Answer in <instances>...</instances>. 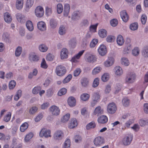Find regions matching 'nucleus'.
<instances>
[{"mask_svg": "<svg viewBox=\"0 0 148 148\" xmlns=\"http://www.w3.org/2000/svg\"><path fill=\"white\" fill-rule=\"evenodd\" d=\"M99 54L101 56H104L105 55L107 52V49L105 46L104 45H101L98 49Z\"/></svg>", "mask_w": 148, "mask_h": 148, "instance_id": "nucleus-11", "label": "nucleus"}, {"mask_svg": "<svg viewBox=\"0 0 148 148\" xmlns=\"http://www.w3.org/2000/svg\"><path fill=\"white\" fill-rule=\"evenodd\" d=\"M26 26L29 30L32 31L34 29V27L32 22L30 21H28L26 23Z\"/></svg>", "mask_w": 148, "mask_h": 148, "instance_id": "nucleus-27", "label": "nucleus"}, {"mask_svg": "<svg viewBox=\"0 0 148 148\" xmlns=\"http://www.w3.org/2000/svg\"><path fill=\"white\" fill-rule=\"evenodd\" d=\"M63 6L61 3H58L57 5V11L58 14L61 13L63 11Z\"/></svg>", "mask_w": 148, "mask_h": 148, "instance_id": "nucleus-47", "label": "nucleus"}, {"mask_svg": "<svg viewBox=\"0 0 148 148\" xmlns=\"http://www.w3.org/2000/svg\"><path fill=\"white\" fill-rule=\"evenodd\" d=\"M71 145V142L69 139H67L65 142L63 148H70Z\"/></svg>", "mask_w": 148, "mask_h": 148, "instance_id": "nucleus-40", "label": "nucleus"}, {"mask_svg": "<svg viewBox=\"0 0 148 148\" xmlns=\"http://www.w3.org/2000/svg\"><path fill=\"white\" fill-rule=\"evenodd\" d=\"M28 124L27 122H25L23 123L20 127V130L22 132H24L28 128Z\"/></svg>", "mask_w": 148, "mask_h": 148, "instance_id": "nucleus-30", "label": "nucleus"}, {"mask_svg": "<svg viewBox=\"0 0 148 148\" xmlns=\"http://www.w3.org/2000/svg\"><path fill=\"white\" fill-rule=\"evenodd\" d=\"M139 123L141 126H144L146 125H148V119L145 120L141 119L139 121Z\"/></svg>", "mask_w": 148, "mask_h": 148, "instance_id": "nucleus-44", "label": "nucleus"}, {"mask_svg": "<svg viewBox=\"0 0 148 148\" xmlns=\"http://www.w3.org/2000/svg\"><path fill=\"white\" fill-rule=\"evenodd\" d=\"M121 88V85L119 84H116L115 87V90L114 92L115 94L118 93L120 91Z\"/></svg>", "mask_w": 148, "mask_h": 148, "instance_id": "nucleus-50", "label": "nucleus"}, {"mask_svg": "<svg viewBox=\"0 0 148 148\" xmlns=\"http://www.w3.org/2000/svg\"><path fill=\"white\" fill-rule=\"evenodd\" d=\"M122 103L124 106L125 107H127L129 105V99L127 98H124L122 100Z\"/></svg>", "mask_w": 148, "mask_h": 148, "instance_id": "nucleus-33", "label": "nucleus"}, {"mask_svg": "<svg viewBox=\"0 0 148 148\" xmlns=\"http://www.w3.org/2000/svg\"><path fill=\"white\" fill-rule=\"evenodd\" d=\"M70 117V114H67L61 119L62 122L65 123L68 121Z\"/></svg>", "mask_w": 148, "mask_h": 148, "instance_id": "nucleus-38", "label": "nucleus"}, {"mask_svg": "<svg viewBox=\"0 0 148 148\" xmlns=\"http://www.w3.org/2000/svg\"><path fill=\"white\" fill-rule=\"evenodd\" d=\"M16 144V142L13 141L11 146L9 147L8 144H5L3 146V148H14L15 145Z\"/></svg>", "mask_w": 148, "mask_h": 148, "instance_id": "nucleus-63", "label": "nucleus"}, {"mask_svg": "<svg viewBox=\"0 0 148 148\" xmlns=\"http://www.w3.org/2000/svg\"><path fill=\"white\" fill-rule=\"evenodd\" d=\"M103 113V110L101 109V108L100 106H98L96 108L94 111V114L95 115H97L98 116L99 115L102 114Z\"/></svg>", "mask_w": 148, "mask_h": 148, "instance_id": "nucleus-24", "label": "nucleus"}, {"mask_svg": "<svg viewBox=\"0 0 148 148\" xmlns=\"http://www.w3.org/2000/svg\"><path fill=\"white\" fill-rule=\"evenodd\" d=\"M63 134L61 131H57L55 132L53 135L54 139L55 140H61L62 138Z\"/></svg>", "mask_w": 148, "mask_h": 148, "instance_id": "nucleus-12", "label": "nucleus"}, {"mask_svg": "<svg viewBox=\"0 0 148 148\" xmlns=\"http://www.w3.org/2000/svg\"><path fill=\"white\" fill-rule=\"evenodd\" d=\"M114 59L112 57L108 58L107 60L105 62L104 65L106 67H109L112 65L114 62Z\"/></svg>", "mask_w": 148, "mask_h": 148, "instance_id": "nucleus-14", "label": "nucleus"}, {"mask_svg": "<svg viewBox=\"0 0 148 148\" xmlns=\"http://www.w3.org/2000/svg\"><path fill=\"white\" fill-rule=\"evenodd\" d=\"M52 13V9L51 8L47 7L46 8L45 13L47 16L51 15Z\"/></svg>", "mask_w": 148, "mask_h": 148, "instance_id": "nucleus-58", "label": "nucleus"}, {"mask_svg": "<svg viewBox=\"0 0 148 148\" xmlns=\"http://www.w3.org/2000/svg\"><path fill=\"white\" fill-rule=\"evenodd\" d=\"M33 136V134L32 133H30L27 135L25 138V140L26 142H28Z\"/></svg>", "mask_w": 148, "mask_h": 148, "instance_id": "nucleus-46", "label": "nucleus"}, {"mask_svg": "<svg viewBox=\"0 0 148 148\" xmlns=\"http://www.w3.org/2000/svg\"><path fill=\"white\" fill-rule=\"evenodd\" d=\"M96 127V125L94 122L92 121L88 124L86 126V129L89 130L90 129L94 128Z\"/></svg>", "mask_w": 148, "mask_h": 148, "instance_id": "nucleus-34", "label": "nucleus"}, {"mask_svg": "<svg viewBox=\"0 0 148 148\" xmlns=\"http://www.w3.org/2000/svg\"><path fill=\"white\" fill-rule=\"evenodd\" d=\"M97 121L99 123L103 124L107 122L108 119L106 116L103 115L99 117Z\"/></svg>", "mask_w": 148, "mask_h": 148, "instance_id": "nucleus-16", "label": "nucleus"}, {"mask_svg": "<svg viewBox=\"0 0 148 148\" xmlns=\"http://www.w3.org/2000/svg\"><path fill=\"white\" fill-rule=\"evenodd\" d=\"M66 29L63 26H60L59 30V33L61 35H62L65 33Z\"/></svg>", "mask_w": 148, "mask_h": 148, "instance_id": "nucleus-43", "label": "nucleus"}, {"mask_svg": "<svg viewBox=\"0 0 148 148\" xmlns=\"http://www.w3.org/2000/svg\"><path fill=\"white\" fill-rule=\"evenodd\" d=\"M109 74L107 73H104L101 77V80L103 82H107L109 79Z\"/></svg>", "mask_w": 148, "mask_h": 148, "instance_id": "nucleus-31", "label": "nucleus"}, {"mask_svg": "<svg viewBox=\"0 0 148 148\" xmlns=\"http://www.w3.org/2000/svg\"><path fill=\"white\" fill-rule=\"evenodd\" d=\"M143 110L145 113L148 114V103H145L143 105Z\"/></svg>", "mask_w": 148, "mask_h": 148, "instance_id": "nucleus-64", "label": "nucleus"}, {"mask_svg": "<svg viewBox=\"0 0 148 148\" xmlns=\"http://www.w3.org/2000/svg\"><path fill=\"white\" fill-rule=\"evenodd\" d=\"M51 132L50 130H47L45 128H42L40 131L39 133V136L42 137L44 136L46 138L51 137Z\"/></svg>", "mask_w": 148, "mask_h": 148, "instance_id": "nucleus-4", "label": "nucleus"}, {"mask_svg": "<svg viewBox=\"0 0 148 148\" xmlns=\"http://www.w3.org/2000/svg\"><path fill=\"white\" fill-rule=\"evenodd\" d=\"M90 34L89 33H88L86 34L85 39L84 40V43L86 46H87L89 44V42L90 40Z\"/></svg>", "mask_w": 148, "mask_h": 148, "instance_id": "nucleus-28", "label": "nucleus"}, {"mask_svg": "<svg viewBox=\"0 0 148 148\" xmlns=\"http://www.w3.org/2000/svg\"><path fill=\"white\" fill-rule=\"evenodd\" d=\"M139 53V50L138 48L136 47L132 50V53L135 56H137Z\"/></svg>", "mask_w": 148, "mask_h": 148, "instance_id": "nucleus-59", "label": "nucleus"}, {"mask_svg": "<svg viewBox=\"0 0 148 148\" xmlns=\"http://www.w3.org/2000/svg\"><path fill=\"white\" fill-rule=\"evenodd\" d=\"M120 15L123 21L126 22L128 21L129 19V16L125 10L121 11L120 12Z\"/></svg>", "mask_w": 148, "mask_h": 148, "instance_id": "nucleus-10", "label": "nucleus"}, {"mask_svg": "<svg viewBox=\"0 0 148 148\" xmlns=\"http://www.w3.org/2000/svg\"><path fill=\"white\" fill-rule=\"evenodd\" d=\"M77 125V121L75 119L73 118L71 119L70 123L69 125V127L70 128H73Z\"/></svg>", "mask_w": 148, "mask_h": 148, "instance_id": "nucleus-19", "label": "nucleus"}, {"mask_svg": "<svg viewBox=\"0 0 148 148\" xmlns=\"http://www.w3.org/2000/svg\"><path fill=\"white\" fill-rule=\"evenodd\" d=\"M142 53L144 57H148V46H146L144 47Z\"/></svg>", "mask_w": 148, "mask_h": 148, "instance_id": "nucleus-29", "label": "nucleus"}, {"mask_svg": "<svg viewBox=\"0 0 148 148\" xmlns=\"http://www.w3.org/2000/svg\"><path fill=\"white\" fill-rule=\"evenodd\" d=\"M11 116V113L10 112H8L7 114L5 116L4 118V120L6 122H8L10 120Z\"/></svg>", "mask_w": 148, "mask_h": 148, "instance_id": "nucleus-48", "label": "nucleus"}, {"mask_svg": "<svg viewBox=\"0 0 148 148\" xmlns=\"http://www.w3.org/2000/svg\"><path fill=\"white\" fill-rule=\"evenodd\" d=\"M50 23L51 27L52 28L55 27L57 25L56 20L53 19H51L50 20Z\"/></svg>", "mask_w": 148, "mask_h": 148, "instance_id": "nucleus-60", "label": "nucleus"}, {"mask_svg": "<svg viewBox=\"0 0 148 148\" xmlns=\"http://www.w3.org/2000/svg\"><path fill=\"white\" fill-rule=\"evenodd\" d=\"M21 90H19L17 92L16 95L14 96V99L16 101H17L21 96Z\"/></svg>", "mask_w": 148, "mask_h": 148, "instance_id": "nucleus-51", "label": "nucleus"}, {"mask_svg": "<svg viewBox=\"0 0 148 148\" xmlns=\"http://www.w3.org/2000/svg\"><path fill=\"white\" fill-rule=\"evenodd\" d=\"M92 99L96 100L98 101L100 99V96L99 94L97 93H94L92 96Z\"/></svg>", "mask_w": 148, "mask_h": 148, "instance_id": "nucleus-61", "label": "nucleus"}, {"mask_svg": "<svg viewBox=\"0 0 148 148\" xmlns=\"http://www.w3.org/2000/svg\"><path fill=\"white\" fill-rule=\"evenodd\" d=\"M16 17L18 21L21 23H24L25 21V19L24 16L21 14H17L16 15Z\"/></svg>", "mask_w": 148, "mask_h": 148, "instance_id": "nucleus-15", "label": "nucleus"}, {"mask_svg": "<svg viewBox=\"0 0 148 148\" xmlns=\"http://www.w3.org/2000/svg\"><path fill=\"white\" fill-rule=\"evenodd\" d=\"M115 74L116 75L120 76L123 73L122 68L119 66H117L115 68Z\"/></svg>", "mask_w": 148, "mask_h": 148, "instance_id": "nucleus-23", "label": "nucleus"}, {"mask_svg": "<svg viewBox=\"0 0 148 148\" xmlns=\"http://www.w3.org/2000/svg\"><path fill=\"white\" fill-rule=\"evenodd\" d=\"M41 67L44 69H46L48 67V65L46 64L45 60L44 58H43L41 63Z\"/></svg>", "mask_w": 148, "mask_h": 148, "instance_id": "nucleus-55", "label": "nucleus"}, {"mask_svg": "<svg viewBox=\"0 0 148 148\" xmlns=\"http://www.w3.org/2000/svg\"><path fill=\"white\" fill-rule=\"evenodd\" d=\"M116 41L117 44L119 45H122L124 42L123 36L121 35H119L117 38Z\"/></svg>", "mask_w": 148, "mask_h": 148, "instance_id": "nucleus-25", "label": "nucleus"}, {"mask_svg": "<svg viewBox=\"0 0 148 148\" xmlns=\"http://www.w3.org/2000/svg\"><path fill=\"white\" fill-rule=\"evenodd\" d=\"M133 139V136L132 134H128L124 137L123 140V144L125 146L130 145Z\"/></svg>", "mask_w": 148, "mask_h": 148, "instance_id": "nucleus-5", "label": "nucleus"}, {"mask_svg": "<svg viewBox=\"0 0 148 148\" xmlns=\"http://www.w3.org/2000/svg\"><path fill=\"white\" fill-rule=\"evenodd\" d=\"M72 75L71 74L68 75L63 80V82L65 84L68 82L71 79Z\"/></svg>", "mask_w": 148, "mask_h": 148, "instance_id": "nucleus-54", "label": "nucleus"}, {"mask_svg": "<svg viewBox=\"0 0 148 148\" xmlns=\"http://www.w3.org/2000/svg\"><path fill=\"white\" fill-rule=\"evenodd\" d=\"M39 50L42 52H45L48 49V47L45 45H41L39 46Z\"/></svg>", "mask_w": 148, "mask_h": 148, "instance_id": "nucleus-41", "label": "nucleus"}, {"mask_svg": "<svg viewBox=\"0 0 148 148\" xmlns=\"http://www.w3.org/2000/svg\"><path fill=\"white\" fill-rule=\"evenodd\" d=\"M66 89L63 88L60 89L58 93V95L59 96H61L65 94L66 92Z\"/></svg>", "mask_w": 148, "mask_h": 148, "instance_id": "nucleus-53", "label": "nucleus"}, {"mask_svg": "<svg viewBox=\"0 0 148 148\" xmlns=\"http://www.w3.org/2000/svg\"><path fill=\"white\" fill-rule=\"evenodd\" d=\"M115 39V36H108L106 38V40L108 42H111L114 41Z\"/></svg>", "mask_w": 148, "mask_h": 148, "instance_id": "nucleus-56", "label": "nucleus"}, {"mask_svg": "<svg viewBox=\"0 0 148 148\" xmlns=\"http://www.w3.org/2000/svg\"><path fill=\"white\" fill-rule=\"evenodd\" d=\"M83 53V50L80 51L78 53L73 56L71 59V61L72 62H77L78 61L81 56Z\"/></svg>", "mask_w": 148, "mask_h": 148, "instance_id": "nucleus-13", "label": "nucleus"}, {"mask_svg": "<svg viewBox=\"0 0 148 148\" xmlns=\"http://www.w3.org/2000/svg\"><path fill=\"white\" fill-rule=\"evenodd\" d=\"M132 49V47L130 44H127L124 50V53H128Z\"/></svg>", "mask_w": 148, "mask_h": 148, "instance_id": "nucleus-32", "label": "nucleus"}, {"mask_svg": "<svg viewBox=\"0 0 148 148\" xmlns=\"http://www.w3.org/2000/svg\"><path fill=\"white\" fill-rule=\"evenodd\" d=\"M35 13L36 16L38 17H42L44 14L43 8L40 6L37 7L35 9Z\"/></svg>", "mask_w": 148, "mask_h": 148, "instance_id": "nucleus-7", "label": "nucleus"}, {"mask_svg": "<svg viewBox=\"0 0 148 148\" xmlns=\"http://www.w3.org/2000/svg\"><path fill=\"white\" fill-rule=\"evenodd\" d=\"M98 42V40L96 39H93L90 44V47L91 48L94 47Z\"/></svg>", "mask_w": 148, "mask_h": 148, "instance_id": "nucleus-49", "label": "nucleus"}, {"mask_svg": "<svg viewBox=\"0 0 148 148\" xmlns=\"http://www.w3.org/2000/svg\"><path fill=\"white\" fill-rule=\"evenodd\" d=\"M101 69L100 67H97L95 68L92 71V73L93 75H95L100 72Z\"/></svg>", "mask_w": 148, "mask_h": 148, "instance_id": "nucleus-57", "label": "nucleus"}, {"mask_svg": "<svg viewBox=\"0 0 148 148\" xmlns=\"http://www.w3.org/2000/svg\"><path fill=\"white\" fill-rule=\"evenodd\" d=\"M66 72L65 68L63 66L59 65L56 67V72L58 76H62L64 75Z\"/></svg>", "mask_w": 148, "mask_h": 148, "instance_id": "nucleus-2", "label": "nucleus"}, {"mask_svg": "<svg viewBox=\"0 0 148 148\" xmlns=\"http://www.w3.org/2000/svg\"><path fill=\"white\" fill-rule=\"evenodd\" d=\"M98 34L101 37L103 38L106 37L107 33V31L106 30L101 29L99 31Z\"/></svg>", "mask_w": 148, "mask_h": 148, "instance_id": "nucleus-26", "label": "nucleus"}, {"mask_svg": "<svg viewBox=\"0 0 148 148\" xmlns=\"http://www.w3.org/2000/svg\"><path fill=\"white\" fill-rule=\"evenodd\" d=\"M68 51L66 48H63L61 52V58L62 59H65L68 57Z\"/></svg>", "mask_w": 148, "mask_h": 148, "instance_id": "nucleus-20", "label": "nucleus"}, {"mask_svg": "<svg viewBox=\"0 0 148 148\" xmlns=\"http://www.w3.org/2000/svg\"><path fill=\"white\" fill-rule=\"evenodd\" d=\"M4 19L5 21L8 23H10L12 21V18L10 14L8 12H6L4 14Z\"/></svg>", "mask_w": 148, "mask_h": 148, "instance_id": "nucleus-22", "label": "nucleus"}, {"mask_svg": "<svg viewBox=\"0 0 148 148\" xmlns=\"http://www.w3.org/2000/svg\"><path fill=\"white\" fill-rule=\"evenodd\" d=\"M121 64L124 66H128L129 64V62L127 58H123L121 59Z\"/></svg>", "mask_w": 148, "mask_h": 148, "instance_id": "nucleus-35", "label": "nucleus"}, {"mask_svg": "<svg viewBox=\"0 0 148 148\" xmlns=\"http://www.w3.org/2000/svg\"><path fill=\"white\" fill-rule=\"evenodd\" d=\"M138 27L137 23H134L130 24V28L132 30H135L137 29Z\"/></svg>", "mask_w": 148, "mask_h": 148, "instance_id": "nucleus-37", "label": "nucleus"}, {"mask_svg": "<svg viewBox=\"0 0 148 148\" xmlns=\"http://www.w3.org/2000/svg\"><path fill=\"white\" fill-rule=\"evenodd\" d=\"M136 76L134 73H130L127 75L125 79L126 82L128 83H132L134 82Z\"/></svg>", "mask_w": 148, "mask_h": 148, "instance_id": "nucleus-6", "label": "nucleus"}, {"mask_svg": "<svg viewBox=\"0 0 148 148\" xmlns=\"http://www.w3.org/2000/svg\"><path fill=\"white\" fill-rule=\"evenodd\" d=\"M16 85V82L14 80L11 81L9 83V87L10 89H13Z\"/></svg>", "mask_w": 148, "mask_h": 148, "instance_id": "nucleus-52", "label": "nucleus"}, {"mask_svg": "<svg viewBox=\"0 0 148 148\" xmlns=\"http://www.w3.org/2000/svg\"><path fill=\"white\" fill-rule=\"evenodd\" d=\"M69 105L71 107L75 106L76 104V100L73 97H69L68 100Z\"/></svg>", "mask_w": 148, "mask_h": 148, "instance_id": "nucleus-17", "label": "nucleus"}, {"mask_svg": "<svg viewBox=\"0 0 148 148\" xmlns=\"http://www.w3.org/2000/svg\"><path fill=\"white\" fill-rule=\"evenodd\" d=\"M80 16L79 12V11L76 12H74L72 17V18L73 20L77 19L79 18Z\"/></svg>", "mask_w": 148, "mask_h": 148, "instance_id": "nucleus-36", "label": "nucleus"}, {"mask_svg": "<svg viewBox=\"0 0 148 148\" xmlns=\"http://www.w3.org/2000/svg\"><path fill=\"white\" fill-rule=\"evenodd\" d=\"M29 58L31 62L37 61L39 60V57L34 53H31L29 54Z\"/></svg>", "mask_w": 148, "mask_h": 148, "instance_id": "nucleus-18", "label": "nucleus"}, {"mask_svg": "<svg viewBox=\"0 0 148 148\" xmlns=\"http://www.w3.org/2000/svg\"><path fill=\"white\" fill-rule=\"evenodd\" d=\"M38 109V108L36 107H32L29 110V113L31 114H33L37 111Z\"/></svg>", "mask_w": 148, "mask_h": 148, "instance_id": "nucleus-62", "label": "nucleus"}, {"mask_svg": "<svg viewBox=\"0 0 148 148\" xmlns=\"http://www.w3.org/2000/svg\"><path fill=\"white\" fill-rule=\"evenodd\" d=\"M34 2V0H27L26 3V8H29L31 7L33 5Z\"/></svg>", "mask_w": 148, "mask_h": 148, "instance_id": "nucleus-45", "label": "nucleus"}, {"mask_svg": "<svg viewBox=\"0 0 148 148\" xmlns=\"http://www.w3.org/2000/svg\"><path fill=\"white\" fill-rule=\"evenodd\" d=\"M93 142L95 145L96 146H100L104 142L103 138L100 136L95 138Z\"/></svg>", "mask_w": 148, "mask_h": 148, "instance_id": "nucleus-9", "label": "nucleus"}, {"mask_svg": "<svg viewBox=\"0 0 148 148\" xmlns=\"http://www.w3.org/2000/svg\"><path fill=\"white\" fill-rule=\"evenodd\" d=\"M84 58L85 60L88 62L93 63L97 60V58L95 56L89 52L86 53Z\"/></svg>", "mask_w": 148, "mask_h": 148, "instance_id": "nucleus-1", "label": "nucleus"}, {"mask_svg": "<svg viewBox=\"0 0 148 148\" xmlns=\"http://www.w3.org/2000/svg\"><path fill=\"white\" fill-rule=\"evenodd\" d=\"M117 109L116 105L114 103H110L107 106V110L108 113L112 114L114 113Z\"/></svg>", "mask_w": 148, "mask_h": 148, "instance_id": "nucleus-3", "label": "nucleus"}, {"mask_svg": "<svg viewBox=\"0 0 148 148\" xmlns=\"http://www.w3.org/2000/svg\"><path fill=\"white\" fill-rule=\"evenodd\" d=\"M22 51V48L21 47L18 46L16 49L15 55L16 56H19L21 55Z\"/></svg>", "mask_w": 148, "mask_h": 148, "instance_id": "nucleus-39", "label": "nucleus"}, {"mask_svg": "<svg viewBox=\"0 0 148 148\" xmlns=\"http://www.w3.org/2000/svg\"><path fill=\"white\" fill-rule=\"evenodd\" d=\"M38 28L41 31H44L46 29V24L43 21L39 22L37 24Z\"/></svg>", "mask_w": 148, "mask_h": 148, "instance_id": "nucleus-21", "label": "nucleus"}, {"mask_svg": "<svg viewBox=\"0 0 148 148\" xmlns=\"http://www.w3.org/2000/svg\"><path fill=\"white\" fill-rule=\"evenodd\" d=\"M41 89L40 86H37L35 87L33 89L32 92L34 94H38Z\"/></svg>", "mask_w": 148, "mask_h": 148, "instance_id": "nucleus-42", "label": "nucleus"}, {"mask_svg": "<svg viewBox=\"0 0 148 148\" xmlns=\"http://www.w3.org/2000/svg\"><path fill=\"white\" fill-rule=\"evenodd\" d=\"M49 110L53 115L57 116L60 113V111L58 107L55 105L52 106L49 108Z\"/></svg>", "mask_w": 148, "mask_h": 148, "instance_id": "nucleus-8", "label": "nucleus"}]
</instances>
